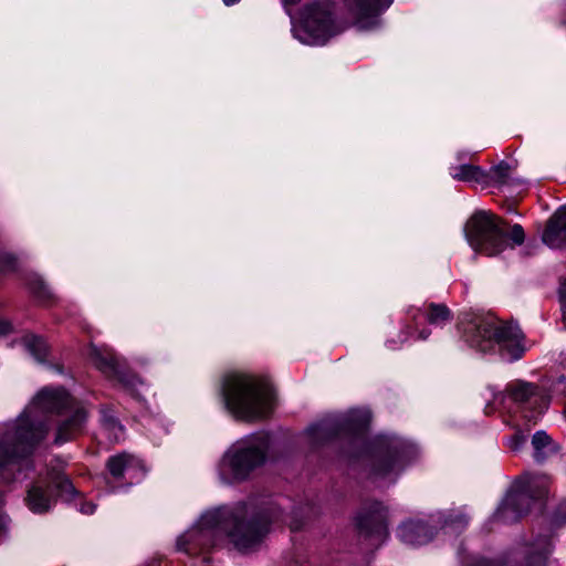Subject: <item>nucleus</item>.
Wrapping results in <instances>:
<instances>
[{
  "label": "nucleus",
  "mask_w": 566,
  "mask_h": 566,
  "mask_svg": "<svg viewBox=\"0 0 566 566\" xmlns=\"http://www.w3.org/2000/svg\"><path fill=\"white\" fill-rule=\"evenodd\" d=\"M271 520L265 513H250L245 504L232 511L216 510L203 514L199 527L191 530L179 539L191 542L197 537L223 534L230 538L239 551H247L259 544L270 528Z\"/></svg>",
  "instance_id": "f257e3e1"
},
{
  "label": "nucleus",
  "mask_w": 566,
  "mask_h": 566,
  "mask_svg": "<svg viewBox=\"0 0 566 566\" xmlns=\"http://www.w3.org/2000/svg\"><path fill=\"white\" fill-rule=\"evenodd\" d=\"M223 397L227 408L241 420H260L266 418L272 410V387L259 376L238 374L228 377Z\"/></svg>",
  "instance_id": "f03ea898"
},
{
  "label": "nucleus",
  "mask_w": 566,
  "mask_h": 566,
  "mask_svg": "<svg viewBox=\"0 0 566 566\" xmlns=\"http://www.w3.org/2000/svg\"><path fill=\"white\" fill-rule=\"evenodd\" d=\"M464 338L471 347L481 352H488L497 344L502 356L509 360H516L524 353L521 329L491 316H474L470 319L464 327Z\"/></svg>",
  "instance_id": "7ed1b4c3"
},
{
  "label": "nucleus",
  "mask_w": 566,
  "mask_h": 566,
  "mask_svg": "<svg viewBox=\"0 0 566 566\" xmlns=\"http://www.w3.org/2000/svg\"><path fill=\"white\" fill-rule=\"evenodd\" d=\"M348 24L337 14L334 0H310L301 9L293 24V35L308 45H323L347 29Z\"/></svg>",
  "instance_id": "20e7f679"
},
{
  "label": "nucleus",
  "mask_w": 566,
  "mask_h": 566,
  "mask_svg": "<svg viewBox=\"0 0 566 566\" xmlns=\"http://www.w3.org/2000/svg\"><path fill=\"white\" fill-rule=\"evenodd\" d=\"M507 230L502 218L488 211L475 212L465 224V237L470 247L478 253L494 256L507 247ZM510 239L516 245L524 242L525 233L520 224H514Z\"/></svg>",
  "instance_id": "39448f33"
},
{
  "label": "nucleus",
  "mask_w": 566,
  "mask_h": 566,
  "mask_svg": "<svg viewBox=\"0 0 566 566\" xmlns=\"http://www.w3.org/2000/svg\"><path fill=\"white\" fill-rule=\"evenodd\" d=\"M34 403L40 409L56 412L61 417L56 426L55 444L72 441L83 433L87 411L64 389L45 388L38 394Z\"/></svg>",
  "instance_id": "423d86ee"
},
{
  "label": "nucleus",
  "mask_w": 566,
  "mask_h": 566,
  "mask_svg": "<svg viewBox=\"0 0 566 566\" xmlns=\"http://www.w3.org/2000/svg\"><path fill=\"white\" fill-rule=\"evenodd\" d=\"M48 432L45 423H35L27 415L20 416L0 438V468L28 455Z\"/></svg>",
  "instance_id": "0eeeda50"
},
{
  "label": "nucleus",
  "mask_w": 566,
  "mask_h": 566,
  "mask_svg": "<svg viewBox=\"0 0 566 566\" xmlns=\"http://www.w3.org/2000/svg\"><path fill=\"white\" fill-rule=\"evenodd\" d=\"M269 448V436L258 433L252 436L244 446L234 450L228 457L229 467L235 479H245L251 471L262 465Z\"/></svg>",
  "instance_id": "6e6552de"
},
{
  "label": "nucleus",
  "mask_w": 566,
  "mask_h": 566,
  "mask_svg": "<svg viewBox=\"0 0 566 566\" xmlns=\"http://www.w3.org/2000/svg\"><path fill=\"white\" fill-rule=\"evenodd\" d=\"M506 391L511 399L517 403L524 411H530L531 415L525 413V418L530 420L536 419L549 403L548 397L536 385L518 381L511 384Z\"/></svg>",
  "instance_id": "1a4fd4ad"
},
{
  "label": "nucleus",
  "mask_w": 566,
  "mask_h": 566,
  "mask_svg": "<svg viewBox=\"0 0 566 566\" xmlns=\"http://www.w3.org/2000/svg\"><path fill=\"white\" fill-rule=\"evenodd\" d=\"M387 510L378 501L366 502L356 515V527L360 534L382 539L387 536Z\"/></svg>",
  "instance_id": "9d476101"
},
{
  "label": "nucleus",
  "mask_w": 566,
  "mask_h": 566,
  "mask_svg": "<svg viewBox=\"0 0 566 566\" xmlns=\"http://www.w3.org/2000/svg\"><path fill=\"white\" fill-rule=\"evenodd\" d=\"M354 22L360 29H370L378 23V17L394 0H343Z\"/></svg>",
  "instance_id": "9b49d317"
},
{
  "label": "nucleus",
  "mask_w": 566,
  "mask_h": 566,
  "mask_svg": "<svg viewBox=\"0 0 566 566\" xmlns=\"http://www.w3.org/2000/svg\"><path fill=\"white\" fill-rule=\"evenodd\" d=\"M533 499L528 492L515 490L510 492L496 512V518L504 523L517 521L528 514Z\"/></svg>",
  "instance_id": "f8f14e48"
},
{
  "label": "nucleus",
  "mask_w": 566,
  "mask_h": 566,
  "mask_svg": "<svg viewBox=\"0 0 566 566\" xmlns=\"http://www.w3.org/2000/svg\"><path fill=\"white\" fill-rule=\"evenodd\" d=\"M370 470L369 475L373 479L388 478L395 470L397 464L398 453L396 450L386 448L381 443L370 447Z\"/></svg>",
  "instance_id": "ddd939ff"
},
{
  "label": "nucleus",
  "mask_w": 566,
  "mask_h": 566,
  "mask_svg": "<svg viewBox=\"0 0 566 566\" xmlns=\"http://www.w3.org/2000/svg\"><path fill=\"white\" fill-rule=\"evenodd\" d=\"M542 240L551 248H566V208L557 210L549 218Z\"/></svg>",
  "instance_id": "4468645a"
},
{
  "label": "nucleus",
  "mask_w": 566,
  "mask_h": 566,
  "mask_svg": "<svg viewBox=\"0 0 566 566\" xmlns=\"http://www.w3.org/2000/svg\"><path fill=\"white\" fill-rule=\"evenodd\" d=\"M88 358L98 370L108 377H113L118 373L117 358L115 354L108 348L91 346Z\"/></svg>",
  "instance_id": "2eb2a0df"
},
{
  "label": "nucleus",
  "mask_w": 566,
  "mask_h": 566,
  "mask_svg": "<svg viewBox=\"0 0 566 566\" xmlns=\"http://www.w3.org/2000/svg\"><path fill=\"white\" fill-rule=\"evenodd\" d=\"M54 502L50 486L43 488L34 484L30 488L27 495V504L34 513H44L49 511Z\"/></svg>",
  "instance_id": "dca6fc26"
},
{
  "label": "nucleus",
  "mask_w": 566,
  "mask_h": 566,
  "mask_svg": "<svg viewBox=\"0 0 566 566\" xmlns=\"http://www.w3.org/2000/svg\"><path fill=\"white\" fill-rule=\"evenodd\" d=\"M136 460L128 453H118L106 462V469L114 481H120L125 473L135 467Z\"/></svg>",
  "instance_id": "f3484780"
},
{
  "label": "nucleus",
  "mask_w": 566,
  "mask_h": 566,
  "mask_svg": "<svg viewBox=\"0 0 566 566\" xmlns=\"http://www.w3.org/2000/svg\"><path fill=\"white\" fill-rule=\"evenodd\" d=\"M399 537L410 545H421L428 541L426 525L419 522L403 523L399 527Z\"/></svg>",
  "instance_id": "a211bd4d"
},
{
  "label": "nucleus",
  "mask_w": 566,
  "mask_h": 566,
  "mask_svg": "<svg viewBox=\"0 0 566 566\" xmlns=\"http://www.w3.org/2000/svg\"><path fill=\"white\" fill-rule=\"evenodd\" d=\"M549 484V478L545 474H527L523 490L528 492L533 500H542L547 496Z\"/></svg>",
  "instance_id": "6ab92c4d"
},
{
  "label": "nucleus",
  "mask_w": 566,
  "mask_h": 566,
  "mask_svg": "<svg viewBox=\"0 0 566 566\" xmlns=\"http://www.w3.org/2000/svg\"><path fill=\"white\" fill-rule=\"evenodd\" d=\"M534 458L537 462L545 461L556 452V447L549 436L544 431H537L532 438Z\"/></svg>",
  "instance_id": "aec40b11"
},
{
  "label": "nucleus",
  "mask_w": 566,
  "mask_h": 566,
  "mask_svg": "<svg viewBox=\"0 0 566 566\" xmlns=\"http://www.w3.org/2000/svg\"><path fill=\"white\" fill-rule=\"evenodd\" d=\"M452 178L464 182H475L483 185L486 178V171L474 165H460L453 168Z\"/></svg>",
  "instance_id": "412c9836"
},
{
  "label": "nucleus",
  "mask_w": 566,
  "mask_h": 566,
  "mask_svg": "<svg viewBox=\"0 0 566 566\" xmlns=\"http://www.w3.org/2000/svg\"><path fill=\"white\" fill-rule=\"evenodd\" d=\"M424 317L430 325L442 326L452 319V313L446 304L430 303L424 310Z\"/></svg>",
  "instance_id": "4be33fe9"
},
{
  "label": "nucleus",
  "mask_w": 566,
  "mask_h": 566,
  "mask_svg": "<svg viewBox=\"0 0 566 566\" xmlns=\"http://www.w3.org/2000/svg\"><path fill=\"white\" fill-rule=\"evenodd\" d=\"M21 342H22L23 346L25 347V349L36 360H39V361L45 360V358L48 356L49 347L42 337L34 335V334H27L22 337Z\"/></svg>",
  "instance_id": "5701e85b"
},
{
  "label": "nucleus",
  "mask_w": 566,
  "mask_h": 566,
  "mask_svg": "<svg viewBox=\"0 0 566 566\" xmlns=\"http://www.w3.org/2000/svg\"><path fill=\"white\" fill-rule=\"evenodd\" d=\"M511 176V166L501 161L499 165L492 167L486 171V178L483 186H502L505 185Z\"/></svg>",
  "instance_id": "b1692460"
},
{
  "label": "nucleus",
  "mask_w": 566,
  "mask_h": 566,
  "mask_svg": "<svg viewBox=\"0 0 566 566\" xmlns=\"http://www.w3.org/2000/svg\"><path fill=\"white\" fill-rule=\"evenodd\" d=\"M50 481L55 485L60 495H70L74 493V486L70 479L61 471L53 470L49 473Z\"/></svg>",
  "instance_id": "393cba45"
},
{
  "label": "nucleus",
  "mask_w": 566,
  "mask_h": 566,
  "mask_svg": "<svg viewBox=\"0 0 566 566\" xmlns=\"http://www.w3.org/2000/svg\"><path fill=\"white\" fill-rule=\"evenodd\" d=\"M307 433L314 441H317L321 437L327 433V426L325 423L314 424L307 429Z\"/></svg>",
  "instance_id": "a878e982"
},
{
  "label": "nucleus",
  "mask_w": 566,
  "mask_h": 566,
  "mask_svg": "<svg viewBox=\"0 0 566 566\" xmlns=\"http://www.w3.org/2000/svg\"><path fill=\"white\" fill-rule=\"evenodd\" d=\"M15 268V258L10 254L0 255V272L11 271Z\"/></svg>",
  "instance_id": "bb28decb"
},
{
  "label": "nucleus",
  "mask_w": 566,
  "mask_h": 566,
  "mask_svg": "<svg viewBox=\"0 0 566 566\" xmlns=\"http://www.w3.org/2000/svg\"><path fill=\"white\" fill-rule=\"evenodd\" d=\"M526 439L523 434L515 433L511 440H510V448L513 451H517L522 448V446L525 443Z\"/></svg>",
  "instance_id": "cd10ccee"
},
{
  "label": "nucleus",
  "mask_w": 566,
  "mask_h": 566,
  "mask_svg": "<svg viewBox=\"0 0 566 566\" xmlns=\"http://www.w3.org/2000/svg\"><path fill=\"white\" fill-rule=\"evenodd\" d=\"M12 331V325L10 322L0 319V335H6Z\"/></svg>",
  "instance_id": "c85d7f7f"
},
{
  "label": "nucleus",
  "mask_w": 566,
  "mask_h": 566,
  "mask_svg": "<svg viewBox=\"0 0 566 566\" xmlns=\"http://www.w3.org/2000/svg\"><path fill=\"white\" fill-rule=\"evenodd\" d=\"M559 293H560L562 308H563V323H564V327L566 328V294L563 293L562 290H559Z\"/></svg>",
  "instance_id": "c756f323"
},
{
  "label": "nucleus",
  "mask_w": 566,
  "mask_h": 566,
  "mask_svg": "<svg viewBox=\"0 0 566 566\" xmlns=\"http://www.w3.org/2000/svg\"><path fill=\"white\" fill-rule=\"evenodd\" d=\"M474 566H494V563L483 558L479 559Z\"/></svg>",
  "instance_id": "7c9ffc66"
},
{
  "label": "nucleus",
  "mask_w": 566,
  "mask_h": 566,
  "mask_svg": "<svg viewBox=\"0 0 566 566\" xmlns=\"http://www.w3.org/2000/svg\"><path fill=\"white\" fill-rule=\"evenodd\" d=\"M106 426L108 429H115L116 427L120 428V426L117 423V421L115 419L106 420Z\"/></svg>",
  "instance_id": "2f4dec72"
},
{
  "label": "nucleus",
  "mask_w": 566,
  "mask_h": 566,
  "mask_svg": "<svg viewBox=\"0 0 566 566\" xmlns=\"http://www.w3.org/2000/svg\"><path fill=\"white\" fill-rule=\"evenodd\" d=\"M93 510H94V505L93 504H86L82 507V511L84 513H93Z\"/></svg>",
  "instance_id": "473e14b6"
},
{
  "label": "nucleus",
  "mask_w": 566,
  "mask_h": 566,
  "mask_svg": "<svg viewBox=\"0 0 566 566\" xmlns=\"http://www.w3.org/2000/svg\"><path fill=\"white\" fill-rule=\"evenodd\" d=\"M430 335V331L428 329H422L420 333H419V338L421 339H427Z\"/></svg>",
  "instance_id": "72a5a7b5"
},
{
  "label": "nucleus",
  "mask_w": 566,
  "mask_h": 566,
  "mask_svg": "<svg viewBox=\"0 0 566 566\" xmlns=\"http://www.w3.org/2000/svg\"><path fill=\"white\" fill-rule=\"evenodd\" d=\"M300 0H283L284 4L285 6H294Z\"/></svg>",
  "instance_id": "f704fd0d"
},
{
  "label": "nucleus",
  "mask_w": 566,
  "mask_h": 566,
  "mask_svg": "<svg viewBox=\"0 0 566 566\" xmlns=\"http://www.w3.org/2000/svg\"><path fill=\"white\" fill-rule=\"evenodd\" d=\"M226 6H233L238 3L240 0H222Z\"/></svg>",
  "instance_id": "c9c22d12"
}]
</instances>
